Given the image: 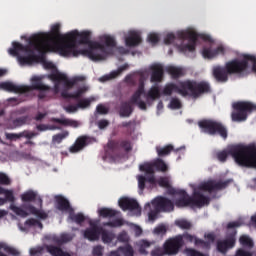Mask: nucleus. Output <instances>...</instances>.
<instances>
[{
    "label": "nucleus",
    "instance_id": "f257e3e1",
    "mask_svg": "<svg viewBox=\"0 0 256 256\" xmlns=\"http://www.w3.org/2000/svg\"><path fill=\"white\" fill-rule=\"evenodd\" d=\"M60 55L62 57H77L85 55L91 61H103L107 55L105 44L91 41V32L74 30L65 34V41L59 45Z\"/></svg>",
    "mask_w": 256,
    "mask_h": 256
},
{
    "label": "nucleus",
    "instance_id": "f03ea898",
    "mask_svg": "<svg viewBox=\"0 0 256 256\" xmlns=\"http://www.w3.org/2000/svg\"><path fill=\"white\" fill-rule=\"evenodd\" d=\"M65 41V35L61 34V24H54L51 27L49 34H36L30 38V45L34 47L40 55H45L49 52L59 53V45Z\"/></svg>",
    "mask_w": 256,
    "mask_h": 256
},
{
    "label": "nucleus",
    "instance_id": "7ed1b4c3",
    "mask_svg": "<svg viewBox=\"0 0 256 256\" xmlns=\"http://www.w3.org/2000/svg\"><path fill=\"white\" fill-rule=\"evenodd\" d=\"M162 93L167 97H171L173 93H178L182 97L199 99L200 95L211 93V85H209V82L205 81L197 82L195 80H186L179 82L178 85L175 83L166 84Z\"/></svg>",
    "mask_w": 256,
    "mask_h": 256
},
{
    "label": "nucleus",
    "instance_id": "20e7f679",
    "mask_svg": "<svg viewBox=\"0 0 256 256\" xmlns=\"http://www.w3.org/2000/svg\"><path fill=\"white\" fill-rule=\"evenodd\" d=\"M12 46V48H9L8 53L13 57H18L20 65H33V63L39 61V56L35 54V46L31 45V40H29V45L13 42Z\"/></svg>",
    "mask_w": 256,
    "mask_h": 256
},
{
    "label": "nucleus",
    "instance_id": "39448f33",
    "mask_svg": "<svg viewBox=\"0 0 256 256\" xmlns=\"http://www.w3.org/2000/svg\"><path fill=\"white\" fill-rule=\"evenodd\" d=\"M131 151H133V142L131 140L125 138L109 140L105 148V156L111 161H119Z\"/></svg>",
    "mask_w": 256,
    "mask_h": 256
},
{
    "label": "nucleus",
    "instance_id": "423d86ee",
    "mask_svg": "<svg viewBox=\"0 0 256 256\" xmlns=\"http://www.w3.org/2000/svg\"><path fill=\"white\" fill-rule=\"evenodd\" d=\"M249 63L252 64V71L256 73V56L251 54H244L243 59H233L226 62V69L230 75H238L244 77L249 69Z\"/></svg>",
    "mask_w": 256,
    "mask_h": 256
},
{
    "label": "nucleus",
    "instance_id": "0eeeda50",
    "mask_svg": "<svg viewBox=\"0 0 256 256\" xmlns=\"http://www.w3.org/2000/svg\"><path fill=\"white\" fill-rule=\"evenodd\" d=\"M178 39L181 41L188 40V43L185 45H181L179 47L180 51L182 53H193L195 52V49L197 48V39H202L203 41H208L209 43H212L211 36L207 34H199L195 31H180L177 33Z\"/></svg>",
    "mask_w": 256,
    "mask_h": 256
},
{
    "label": "nucleus",
    "instance_id": "6e6552de",
    "mask_svg": "<svg viewBox=\"0 0 256 256\" xmlns=\"http://www.w3.org/2000/svg\"><path fill=\"white\" fill-rule=\"evenodd\" d=\"M198 127L202 133L207 135H219L224 140L229 137V130L222 122L213 119H203L198 122Z\"/></svg>",
    "mask_w": 256,
    "mask_h": 256
},
{
    "label": "nucleus",
    "instance_id": "1a4fd4ad",
    "mask_svg": "<svg viewBox=\"0 0 256 256\" xmlns=\"http://www.w3.org/2000/svg\"><path fill=\"white\" fill-rule=\"evenodd\" d=\"M249 147H255L253 145H249V146H245V145H234L231 146L228 151L223 150L221 152L217 153V159L218 161H221V163H225V161H227V157H229V155H231L233 157V159L235 160V162L237 163V165H239L240 167H253V166H247L244 164H241L240 161L243 160L245 157H249L248 154L242 153V152H236L237 149H247Z\"/></svg>",
    "mask_w": 256,
    "mask_h": 256
},
{
    "label": "nucleus",
    "instance_id": "9d476101",
    "mask_svg": "<svg viewBox=\"0 0 256 256\" xmlns=\"http://www.w3.org/2000/svg\"><path fill=\"white\" fill-rule=\"evenodd\" d=\"M140 171H143L148 176L139 175L138 179V188L139 195H143V191H145L146 183H150V185H155L157 180L155 179V166L151 163H144L139 166Z\"/></svg>",
    "mask_w": 256,
    "mask_h": 256
},
{
    "label": "nucleus",
    "instance_id": "9b49d317",
    "mask_svg": "<svg viewBox=\"0 0 256 256\" xmlns=\"http://www.w3.org/2000/svg\"><path fill=\"white\" fill-rule=\"evenodd\" d=\"M181 237L182 241L185 239L188 243H194L195 247H198V249H202L203 251H211V245H213L215 239H217V236L213 232L204 234V239H206V241L189 233H184Z\"/></svg>",
    "mask_w": 256,
    "mask_h": 256
},
{
    "label": "nucleus",
    "instance_id": "f8f14e48",
    "mask_svg": "<svg viewBox=\"0 0 256 256\" xmlns=\"http://www.w3.org/2000/svg\"><path fill=\"white\" fill-rule=\"evenodd\" d=\"M234 111L231 114L232 121L241 123L247 121V115L256 111V105L251 102H235L233 104Z\"/></svg>",
    "mask_w": 256,
    "mask_h": 256
},
{
    "label": "nucleus",
    "instance_id": "ddd939ff",
    "mask_svg": "<svg viewBox=\"0 0 256 256\" xmlns=\"http://www.w3.org/2000/svg\"><path fill=\"white\" fill-rule=\"evenodd\" d=\"M10 209L15 213V215L22 218L29 217V213H31V215H36L39 219H47L49 217L45 211L39 210L31 204H23L21 207L11 204ZM27 211H29V213Z\"/></svg>",
    "mask_w": 256,
    "mask_h": 256
},
{
    "label": "nucleus",
    "instance_id": "4468645a",
    "mask_svg": "<svg viewBox=\"0 0 256 256\" xmlns=\"http://www.w3.org/2000/svg\"><path fill=\"white\" fill-rule=\"evenodd\" d=\"M237 243V230H232L231 233H228L226 238L223 240H218L216 242V249L218 253L222 255H227V252L230 249H233Z\"/></svg>",
    "mask_w": 256,
    "mask_h": 256
},
{
    "label": "nucleus",
    "instance_id": "2eb2a0df",
    "mask_svg": "<svg viewBox=\"0 0 256 256\" xmlns=\"http://www.w3.org/2000/svg\"><path fill=\"white\" fill-rule=\"evenodd\" d=\"M50 79H52V81H56L55 85H54V89L57 93V91H59V83H64L65 87H67V89H73V87H75V85H77L78 81H83V77H75L72 80H69V78L67 77V75L60 73V72H56V73H52L50 74Z\"/></svg>",
    "mask_w": 256,
    "mask_h": 256
},
{
    "label": "nucleus",
    "instance_id": "dca6fc26",
    "mask_svg": "<svg viewBox=\"0 0 256 256\" xmlns=\"http://www.w3.org/2000/svg\"><path fill=\"white\" fill-rule=\"evenodd\" d=\"M229 183H231V180L218 181V182H216L215 180H208L206 182L201 183L198 186V191H207L208 193L221 191L223 189H227V187L229 186Z\"/></svg>",
    "mask_w": 256,
    "mask_h": 256
},
{
    "label": "nucleus",
    "instance_id": "f3484780",
    "mask_svg": "<svg viewBox=\"0 0 256 256\" xmlns=\"http://www.w3.org/2000/svg\"><path fill=\"white\" fill-rule=\"evenodd\" d=\"M183 247V236L178 235L174 238L168 239L164 243V253L165 255H177L179 249Z\"/></svg>",
    "mask_w": 256,
    "mask_h": 256
},
{
    "label": "nucleus",
    "instance_id": "a211bd4d",
    "mask_svg": "<svg viewBox=\"0 0 256 256\" xmlns=\"http://www.w3.org/2000/svg\"><path fill=\"white\" fill-rule=\"evenodd\" d=\"M31 81L32 85L27 86V93L31 91H39L38 99H45V97H47V92L51 91V87L43 84L41 78L37 76L32 77Z\"/></svg>",
    "mask_w": 256,
    "mask_h": 256
},
{
    "label": "nucleus",
    "instance_id": "6ab92c4d",
    "mask_svg": "<svg viewBox=\"0 0 256 256\" xmlns=\"http://www.w3.org/2000/svg\"><path fill=\"white\" fill-rule=\"evenodd\" d=\"M237 153H245L248 156H244V159L239 160L241 165L247 167H256V146H250L248 148H237Z\"/></svg>",
    "mask_w": 256,
    "mask_h": 256
},
{
    "label": "nucleus",
    "instance_id": "aec40b11",
    "mask_svg": "<svg viewBox=\"0 0 256 256\" xmlns=\"http://www.w3.org/2000/svg\"><path fill=\"white\" fill-rule=\"evenodd\" d=\"M170 195H178L179 198L174 201V205L177 207H192L193 198L187 194V191L172 188L170 189Z\"/></svg>",
    "mask_w": 256,
    "mask_h": 256
},
{
    "label": "nucleus",
    "instance_id": "412c9836",
    "mask_svg": "<svg viewBox=\"0 0 256 256\" xmlns=\"http://www.w3.org/2000/svg\"><path fill=\"white\" fill-rule=\"evenodd\" d=\"M118 203L122 211H133L136 217L141 216V206H139V202H137V200L129 197H123Z\"/></svg>",
    "mask_w": 256,
    "mask_h": 256
},
{
    "label": "nucleus",
    "instance_id": "4be33fe9",
    "mask_svg": "<svg viewBox=\"0 0 256 256\" xmlns=\"http://www.w3.org/2000/svg\"><path fill=\"white\" fill-rule=\"evenodd\" d=\"M152 205L164 213H171V211H174L175 209V203H173L169 198L163 196L156 197L152 201Z\"/></svg>",
    "mask_w": 256,
    "mask_h": 256
},
{
    "label": "nucleus",
    "instance_id": "5701e85b",
    "mask_svg": "<svg viewBox=\"0 0 256 256\" xmlns=\"http://www.w3.org/2000/svg\"><path fill=\"white\" fill-rule=\"evenodd\" d=\"M212 75L217 83H227L229 81V71L227 70V64L224 66H214L212 69Z\"/></svg>",
    "mask_w": 256,
    "mask_h": 256
},
{
    "label": "nucleus",
    "instance_id": "b1692460",
    "mask_svg": "<svg viewBox=\"0 0 256 256\" xmlns=\"http://www.w3.org/2000/svg\"><path fill=\"white\" fill-rule=\"evenodd\" d=\"M95 141V138L90 136H80L77 138L75 144L70 147L71 153H79L82 149H85L87 145H91Z\"/></svg>",
    "mask_w": 256,
    "mask_h": 256
},
{
    "label": "nucleus",
    "instance_id": "393cba45",
    "mask_svg": "<svg viewBox=\"0 0 256 256\" xmlns=\"http://www.w3.org/2000/svg\"><path fill=\"white\" fill-rule=\"evenodd\" d=\"M219 55H225V47L223 45H219L215 49L212 46L204 47L202 50L204 59H217Z\"/></svg>",
    "mask_w": 256,
    "mask_h": 256
},
{
    "label": "nucleus",
    "instance_id": "a878e982",
    "mask_svg": "<svg viewBox=\"0 0 256 256\" xmlns=\"http://www.w3.org/2000/svg\"><path fill=\"white\" fill-rule=\"evenodd\" d=\"M192 199V207H205V205H209L211 203V199L199 190H194L193 195L191 196Z\"/></svg>",
    "mask_w": 256,
    "mask_h": 256
},
{
    "label": "nucleus",
    "instance_id": "bb28decb",
    "mask_svg": "<svg viewBox=\"0 0 256 256\" xmlns=\"http://www.w3.org/2000/svg\"><path fill=\"white\" fill-rule=\"evenodd\" d=\"M151 72V83H161L163 81V76L165 75V70L161 64H153L150 66Z\"/></svg>",
    "mask_w": 256,
    "mask_h": 256
},
{
    "label": "nucleus",
    "instance_id": "cd10ccee",
    "mask_svg": "<svg viewBox=\"0 0 256 256\" xmlns=\"http://www.w3.org/2000/svg\"><path fill=\"white\" fill-rule=\"evenodd\" d=\"M0 89L4 91H9L10 93H27L29 88L27 85H15L12 82H2L0 83Z\"/></svg>",
    "mask_w": 256,
    "mask_h": 256
},
{
    "label": "nucleus",
    "instance_id": "c85d7f7f",
    "mask_svg": "<svg viewBox=\"0 0 256 256\" xmlns=\"http://www.w3.org/2000/svg\"><path fill=\"white\" fill-rule=\"evenodd\" d=\"M143 39L141 38V33L138 31H130L128 36L125 37V45L126 47H137L141 45Z\"/></svg>",
    "mask_w": 256,
    "mask_h": 256
},
{
    "label": "nucleus",
    "instance_id": "c756f323",
    "mask_svg": "<svg viewBox=\"0 0 256 256\" xmlns=\"http://www.w3.org/2000/svg\"><path fill=\"white\" fill-rule=\"evenodd\" d=\"M91 227L84 231V239L88 241H97L101 235L102 228L96 224L90 223Z\"/></svg>",
    "mask_w": 256,
    "mask_h": 256
},
{
    "label": "nucleus",
    "instance_id": "7c9ffc66",
    "mask_svg": "<svg viewBox=\"0 0 256 256\" xmlns=\"http://www.w3.org/2000/svg\"><path fill=\"white\" fill-rule=\"evenodd\" d=\"M55 203H56V209H58V211H62V212L73 211V208L71 207V203L67 198H65V196L56 195Z\"/></svg>",
    "mask_w": 256,
    "mask_h": 256
},
{
    "label": "nucleus",
    "instance_id": "2f4dec72",
    "mask_svg": "<svg viewBox=\"0 0 256 256\" xmlns=\"http://www.w3.org/2000/svg\"><path fill=\"white\" fill-rule=\"evenodd\" d=\"M86 92H87V88L82 87L74 93H69L67 91H64L62 92V97H64V99H74L75 101H79L83 96V93H86Z\"/></svg>",
    "mask_w": 256,
    "mask_h": 256
},
{
    "label": "nucleus",
    "instance_id": "473e14b6",
    "mask_svg": "<svg viewBox=\"0 0 256 256\" xmlns=\"http://www.w3.org/2000/svg\"><path fill=\"white\" fill-rule=\"evenodd\" d=\"M147 101H155L156 99H161V89L158 85L152 86L146 93Z\"/></svg>",
    "mask_w": 256,
    "mask_h": 256
},
{
    "label": "nucleus",
    "instance_id": "72a5a7b5",
    "mask_svg": "<svg viewBox=\"0 0 256 256\" xmlns=\"http://www.w3.org/2000/svg\"><path fill=\"white\" fill-rule=\"evenodd\" d=\"M133 113V106L130 102H121L119 115L120 117H131Z\"/></svg>",
    "mask_w": 256,
    "mask_h": 256
},
{
    "label": "nucleus",
    "instance_id": "f704fd0d",
    "mask_svg": "<svg viewBox=\"0 0 256 256\" xmlns=\"http://www.w3.org/2000/svg\"><path fill=\"white\" fill-rule=\"evenodd\" d=\"M53 123H59L60 125H65L66 127H74L77 129L79 127V122L73 119H61V118H52Z\"/></svg>",
    "mask_w": 256,
    "mask_h": 256
},
{
    "label": "nucleus",
    "instance_id": "c9c22d12",
    "mask_svg": "<svg viewBox=\"0 0 256 256\" xmlns=\"http://www.w3.org/2000/svg\"><path fill=\"white\" fill-rule=\"evenodd\" d=\"M129 69V64H124L120 66L116 71H113L110 73V75H106L102 78L103 81H109V79H116V77H119L123 71H127Z\"/></svg>",
    "mask_w": 256,
    "mask_h": 256
},
{
    "label": "nucleus",
    "instance_id": "e433bc0d",
    "mask_svg": "<svg viewBox=\"0 0 256 256\" xmlns=\"http://www.w3.org/2000/svg\"><path fill=\"white\" fill-rule=\"evenodd\" d=\"M141 95H145V86L143 84H140L137 91L132 95L130 103L132 105L139 103V101H141Z\"/></svg>",
    "mask_w": 256,
    "mask_h": 256
},
{
    "label": "nucleus",
    "instance_id": "4c0bfd02",
    "mask_svg": "<svg viewBox=\"0 0 256 256\" xmlns=\"http://www.w3.org/2000/svg\"><path fill=\"white\" fill-rule=\"evenodd\" d=\"M167 73L171 75L172 79H179V77H183V69L175 66H168L166 68Z\"/></svg>",
    "mask_w": 256,
    "mask_h": 256
},
{
    "label": "nucleus",
    "instance_id": "58836bf2",
    "mask_svg": "<svg viewBox=\"0 0 256 256\" xmlns=\"http://www.w3.org/2000/svg\"><path fill=\"white\" fill-rule=\"evenodd\" d=\"M36 199L37 192L33 190H28L21 195V200L23 201V203H33V201H36Z\"/></svg>",
    "mask_w": 256,
    "mask_h": 256
},
{
    "label": "nucleus",
    "instance_id": "ea45409f",
    "mask_svg": "<svg viewBox=\"0 0 256 256\" xmlns=\"http://www.w3.org/2000/svg\"><path fill=\"white\" fill-rule=\"evenodd\" d=\"M98 214L104 219H111V217H115L117 215V211L111 208H101L100 210H98Z\"/></svg>",
    "mask_w": 256,
    "mask_h": 256
},
{
    "label": "nucleus",
    "instance_id": "a19ab883",
    "mask_svg": "<svg viewBox=\"0 0 256 256\" xmlns=\"http://www.w3.org/2000/svg\"><path fill=\"white\" fill-rule=\"evenodd\" d=\"M117 252L122 253V255L124 256H135V250L133 249V246H131L130 244L118 247Z\"/></svg>",
    "mask_w": 256,
    "mask_h": 256
},
{
    "label": "nucleus",
    "instance_id": "79ce46f5",
    "mask_svg": "<svg viewBox=\"0 0 256 256\" xmlns=\"http://www.w3.org/2000/svg\"><path fill=\"white\" fill-rule=\"evenodd\" d=\"M171 151H175L173 145L168 144L165 147H156V152L158 153L159 157H165L171 153Z\"/></svg>",
    "mask_w": 256,
    "mask_h": 256
},
{
    "label": "nucleus",
    "instance_id": "37998d69",
    "mask_svg": "<svg viewBox=\"0 0 256 256\" xmlns=\"http://www.w3.org/2000/svg\"><path fill=\"white\" fill-rule=\"evenodd\" d=\"M5 198H0L1 205H4L6 201H9L10 203H15V195L13 194V190H7L4 188Z\"/></svg>",
    "mask_w": 256,
    "mask_h": 256
},
{
    "label": "nucleus",
    "instance_id": "c03bdc74",
    "mask_svg": "<svg viewBox=\"0 0 256 256\" xmlns=\"http://www.w3.org/2000/svg\"><path fill=\"white\" fill-rule=\"evenodd\" d=\"M100 235L102 237L103 243H111V241L115 239V234H113V232H109L108 230H105L103 228L100 231Z\"/></svg>",
    "mask_w": 256,
    "mask_h": 256
},
{
    "label": "nucleus",
    "instance_id": "a18cd8bd",
    "mask_svg": "<svg viewBox=\"0 0 256 256\" xmlns=\"http://www.w3.org/2000/svg\"><path fill=\"white\" fill-rule=\"evenodd\" d=\"M138 251L140 253V255H148L149 252H147V249H149V247H151V242L147 241V240H141L138 243Z\"/></svg>",
    "mask_w": 256,
    "mask_h": 256
},
{
    "label": "nucleus",
    "instance_id": "49530a36",
    "mask_svg": "<svg viewBox=\"0 0 256 256\" xmlns=\"http://www.w3.org/2000/svg\"><path fill=\"white\" fill-rule=\"evenodd\" d=\"M69 219L74 223H77V225H81V223L85 222V215H83V213L75 214L73 211H70Z\"/></svg>",
    "mask_w": 256,
    "mask_h": 256
},
{
    "label": "nucleus",
    "instance_id": "de8ad7c7",
    "mask_svg": "<svg viewBox=\"0 0 256 256\" xmlns=\"http://www.w3.org/2000/svg\"><path fill=\"white\" fill-rule=\"evenodd\" d=\"M239 241H240V244L242 245V247H247L248 249H253V247L255 245L253 243V240L247 235H242L239 238Z\"/></svg>",
    "mask_w": 256,
    "mask_h": 256
},
{
    "label": "nucleus",
    "instance_id": "09e8293b",
    "mask_svg": "<svg viewBox=\"0 0 256 256\" xmlns=\"http://www.w3.org/2000/svg\"><path fill=\"white\" fill-rule=\"evenodd\" d=\"M78 103V109H87V107H91V103H93V101H95L94 97H90V98H84V99H80L77 100Z\"/></svg>",
    "mask_w": 256,
    "mask_h": 256
},
{
    "label": "nucleus",
    "instance_id": "8fccbe9b",
    "mask_svg": "<svg viewBox=\"0 0 256 256\" xmlns=\"http://www.w3.org/2000/svg\"><path fill=\"white\" fill-rule=\"evenodd\" d=\"M101 41L105 44L106 47H117V42L115 41V38H113L112 36L104 35L101 37Z\"/></svg>",
    "mask_w": 256,
    "mask_h": 256
},
{
    "label": "nucleus",
    "instance_id": "3c124183",
    "mask_svg": "<svg viewBox=\"0 0 256 256\" xmlns=\"http://www.w3.org/2000/svg\"><path fill=\"white\" fill-rule=\"evenodd\" d=\"M153 166L155 167V169H157V171H161L162 173H165L168 171L169 167L167 166V164L165 163V161H163L162 159H157L154 163Z\"/></svg>",
    "mask_w": 256,
    "mask_h": 256
},
{
    "label": "nucleus",
    "instance_id": "603ef678",
    "mask_svg": "<svg viewBox=\"0 0 256 256\" xmlns=\"http://www.w3.org/2000/svg\"><path fill=\"white\" fill-rule=\"evenodd\" d=\"M175 225H177V227H179L180 229H186V230H189V229H191V227H193L191 222H189L187 220H177L175 222Z\"/></svg>",
    "mask_w": 256,
    "mask_h": 256
},
{
    "label": "nucleus",
    "instance_id": "864d4df0",
    "mask_svg": "<svg viewBox=\"0 0 256 256\" xmlns=\"http://www.w3.org/2000/svg\"><path fill=\"white\" fill-rule=\"evenodd\" d=\"M185 253L187 256H209V254H205L193 248H186Z\"/></svg>",
    "mask_w": 256,
    "mask_h": 256
},
{
    "label": "nucleus",
    "instance_id": "5fc2aeb1",
    "mask_svg": "<svg viewBox=\"0 0 256 256\" xmlns=\"http://www.w3.org/2000/svg\"><path fill=\"white\" fill-rule=\"evenodd\" d=\"M69 132H63V133H59L53 136L52 141L54 143H62L63 139H65L66 137H68Z\"/></svg>",
    "mask_w": 256,
    "mask_h": 256
},
{
    "label": "nucleus",
    "instance_id": "6e6d98bb",
    "mask_svg": "<svg viewBox=\"0 0 256 256\" xmlns=\"http://www.w3.org/2000/svg\"><path fill=\"white\" fill-rule=\"evenodd\" d=\"M170 109H181V100L178 98H172L169 104Z\"/></svg>",
    "mask_w": 256,
    "mask_h": 256
},
{
    "label": "nucleus",
    "instance_id": "4d7b16f0",
    "mask_svg": "<svg viewBox=\"0 0 256 256\" xmlns=\"http://www.w3.org/2000/svg\"><path fill=\"white\" fill-rule=\"evenodd\" d=\"M0 185H11V179L3 172H0Z\"/></svg>",
    "mask_w": 256,
    "mask_h": 256
},
{
    "label": "nucleus",
    "instance_id": "13d9d810",
    "mask_svg": "<svg viewBox=\"0 0 256 256\" xmlns=\"http://www.w3.org/2000/svg\"><path fill=\"white\" fill-rule=\"evenodd\" d=\"M25 123H27V117L25 116H22L13 120L14 127H22V125H25Z\"/></svg>",
    "mask_w": 256,
    "mask_h": 256
},
{
    "label": "nucleus",
    "instance_id": "bf43d9fd",
    "mask_svg": "<svg viewBox=\"0 0 256 256\" xmlns=\"http://www.w3.org/2000/svg\"><path fill=\"white\" fill-rule=\"evenodd\" d=\"M175 39H177V36H175V34L173 33H169L164 38V43L165 45H171L175 42Z\"/></svg>",
    "mask_w": 256,
    "mask_h": 256
},
{
    "label": "nucleus",
    "instance_id": "052dcab7",
    "mask_svg": "<svg viewBox=\"0 0 256 256\" xmlns=\"http://www.w3.org/2000/svg\"><path fill=\"white\" fill-rule=\"evenodd\" d=\"M160 212L161 210H159L157 207H155L154 210H150V212L148 213L149 221H155V219H157V215H159Z\"/></svg>",
    "mask_w": 256,
    "mask_h": 256
},
{
    "label": "nucleus",
    "instance_id": "680f3d73",
    "mask_svg": "<svg viewBox=\"0 0 256 256\" xmlns=\"http://www.w3.org/2000/svg\"><path fill=\"white\" fill-rule=\"evenodd\" d=\"M21 137H25V139H33V137H37V133L24 130L23 132H20V138Z\"/></svg>",
    "mask_w": 256,
    "mask_h": 256
},
{
    "label": "nucleus",
    "instance_id": "e2e57ef3",
    "mask_svg": "<svg viewBox=\"0 0 256 256\" xmlns=\"http://www.w3.org/2000/svg\"><path fill=\"white\" fill-rule=\"evenodd\" d=\"M148 41L149 43H152V45H157V43H159V35L155 33L149 34Z\"/></svg>",
    "mask_w": 256,
    "mask_h": 256
},
{
    "label": "nucleus",
    "instance_id": "0e129e2a",
    "mask_svg": "<svg viewBox=\"0 0 256 256\" xmlns=\"http://www.w3.org/2000/svg\"><path fill=\"white\" fill-rule=\"evenodd\" d=\"M103 246L97 245L92 250V255L94 256H103Z\"/></svg>",
    "mask_w": 256,
    "mask_h": 256
},
{
    "label": "nucleus",
    "instance_id": "69168bd1",
    "mask_svg": "<svg viewBox=\"0 0 256 256\" xmlns=\"http://www.w3.org/2000/svg\"><path fill=\"white\" fill-rule=\"evenodd\" d=\"M73 238L69 234H62L58 240V243H69Z\"/></svg>",
    "mask_w": 256,
    "mask_h": 256
},
{
    "label": "nucleus",
    "instance_id": "338daca9",
    "mask_svg": "<svg viewBox=\"0 0 256 256\" xmlns=\"http://www.w3.org/2000/svg\"><path fill=\"white\" fill-rule=\"evenodd\" d=\"M44 248L37 247L30 249V255H43Z\"/></svg>",
    "mask_w": 256,
    "mask_h": 256
},
{
    "label": "nucleus",
    "instance_id": "774afa93",
    "mask_svg": "<svg viewBox=\"0 0 256 256\" xmlns=\"http://www.w3.org/2000/svg\"><path fill=\"white\" fill-rule=\"evenodd\" d=\"M158 185L160 187H169V180L166 177H161L158 180Z\"/></svg>",
    "mask_w": 256,
    "mask_h": 256
}]
</instances>
